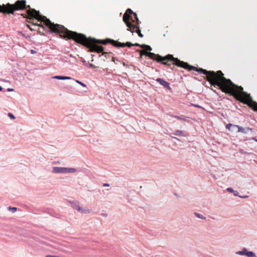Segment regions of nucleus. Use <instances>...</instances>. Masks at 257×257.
Returning a JSON list of instances; mask_svg holds the SVG:
<instances>
[{"instance_id":"7","label":"nucleus","mask_w":257,"mask_h":257,"mask_svg":"<svg viewBox=\"0 0 257 257\" xmlns=\"http://www.w3.org/2000/svg\"><path fill=\"white\" fill-rule=\"evenodd\" d=\"M156 81L157 82H158L160 84H161L165 87L169 89V90H170L171 89V87H170L169 83L168 82H167V81L164 80L163 79L158 78L156 79Z\"/></svg>"},{"instance_id":"30","label":"nucleus","mask_w":257,"mask_h":257,"mask_svg":"<svg viewBox=\"0 0 257 257\" xmlns=\"http://www.w3.org/2000/svg\"><path fill=\"white\" fill-rule=\"evenodd\" d=\"M239 197H241V196H239ZM246 197V196H245V197H241V198H245Z\"/></svg>"},{"instance_id":"22","label":"nucleus","mask_w":257,"mask_h":257,"mask_svg":"<svg viewBox=\"0 0 257 257\" xmlns=\"http://www.w3.org/2000/svg\"><path fill=\"white\" fill-rule=\"evenodd\" d=\"M76 82H77L78 83L80 84V85H81L82 86L85 87L86 86L85 84H84L83 83L78 81V80H76Z\"/></svg>"},{"instance_id":"25","label":"nucleus","mask_w":257,"mask_h":257,"mask_svg":"<svg viewBox=\"0 0 257 257\" xmlns=\"http://www.w3.org/2000/svg\"><path fill=\"white\" fill-rule=\"evenodd\" d=\"M109 185L108 184L105 183L103 184V186H109Z\"/></svg>"},{"instance_id":"26","label":"nucleus","mask_w":257,"mask_h":257,"mask_svg":"<svg viewBox=\"0 0 257 257\" xmlns=\"http://www.w3.org/2000/svg\"><path fill=\"white\" fill-rule=\"evenodd\" d=\"M31 53H32V54H34L35 53H36V51H34V50H31Z\"/></svg>"},{"instance_id":"19","label":"nucleus","mask_w":257,"mask_h":257,"mask_svg":"<svg viewBox=\"0 0 257 257\" xmlns=\"http://www.w3.org/2000/svg\"><path fill=\"white\" fill-rule=\"evenodd\" d=\"M9 210H12L13 212H15V211H16V210H17V208L16 207H10L9 208Z\"/></svg>"},{"instance_id":"3","label":"nucleus","mask_w":257,"mask_h":257,"mask_svg":"<svg viewBox=\"0 0 257 257\" xmlns=\"http://www.w3.org/2000/svg\"><path fill=\"white\" fill-rule=\"evenodd\" d=\"M62 38L72 39L89 48V52H96L101 53L103 51V47L98 46L97 44L106 45L109 43L113 46V40L106 39L105 40H96L90 37L87 38L84 34L78 33L75 32L68 30L67 28L61 25L58 34Z\"/></svg>"},{"instance_id":"11","label":"nucleus","mask_w":257,"mask_h":257,"mask_svg":"<svg viewBox=\"0 0 257 257\" xmlns=\"http://www.w3.org/2000/svg\"><path fill=\"white\" fill-rule=\"evenodd\" d=\"M53 78L60 79V80H69L71 79V77L67 76H55L53 77Z\"/></svg>"},{"instance_id":"8","label":"nucleus","mask_w":257,"mask_h":257,"mask_svg":"<svg viewBox=\"0 0 257 257\" xmlns=\"http://www.w3.org/2000/svg\"><path fill=\"white\" fill-rule=\"evenodd\" d=\"M66 168L63 167H54L53 169V172L54 173H66Z\"/></svg>"},{"instance_id":"27","label":"nucleus","mask_w":257,"mask_h":257,"mask_svg":"<svg viewBox=\"0 0 257 257\" xmlns=\"http://www.w3.org/2000/svg\"><path fill=\"white\" fill-rule=\"evenodd\" d=\"M8 90H9V91H13V89H10V88H9V89H8Z\"/></svg>"},{"instance_id":"4","label":"nucleus","mask_w":257,"mask_h":257,"mask_svg":"<svg viewBox=\"0 0 257 257\" xmlns=\"http://www.w3.org/2000/svg\"><path fill=\"white\" fill-rule=\"evenodd\" d=\"M123 21L127 27L128 31L133 33L136 32L139 37H143V35L141 33V31L138 26L139 20L136 13L128 9L123 15Z\"/></svg>"},{"instance_id":"1","label":"nucleus","mask_w":257,"mask_h":257,"mask_svg":"<svg viewBox=\"0 0 257 257\" xmlns=\"http://www.w3.org/2000/svg\"><path fill=\"white\" fill-rule=\"evenodd\" d=\"M198 72L205 75L206 80L211 85H217L223 92L231 95L237 100L257 111V103L252 100L250 94L244 91L242 86L234 84L230 79L224 77L221 71H207L200 68H198Z\"/></svg>"},{"instance_id":"28","label":"nucleus","mask_w":257,"mask_h":257,"mask_svg":"<svg viewBox=\"0 0 257 257\" xmlns=\"http://www.w3.org/2000/svg\"><path fill=\"white\" fill-rule=\"evenodd\" d=\"M234 195L235 196H238L237 194V193H234Z\"/></svg>"},{"instance_id":"5","label":"nucleus","mask_w":257,"mask_h":257,"mask_svg":"<svg viewBox=\"0 0 257 257\" xmlns=\"http://www.w3.org/2000/svg\"><path fill=\"white\" fill-rule=\"evenodd\" d=\"M112 43H113V46L115 47H124L125 46H127L130 47L132 46H140L141 45L138 43H136L135 44H133L130 42H126V43H122L120 42H118L117 41H112Z\"/></svg>"},{"instance_id":"2","label":"nucleus","mask_w":257,"mask_h":257,"mask_svg":"<svg viewBox=\"0 0 257 257\" xmlns=\"http://www.w3.org/2000/svg\"><path fill=\"white\" fill-rule=\"evenodd\" d=\"M26 9H28L27 10L28 16L26 14H22L21 15L24 18L30 20L35 19L38 22H40V24L33 23V25L41 27L43 28H44L45 26L49 30L50 32L56 34H58L61 25L55 24L51 22L46 17L40 15L39 11L31 8L29 5H27L26 0H18L14 4L8 3L6 5H4L3 14H14V12L16 11H21Z\"/></svg>"},{"instance_id":"16","label":"nucleus","mask_w":257,"mask_h":257,"mask_svg":"<svg viewBox=\"0 0 257 257\" xmlns=\"http://www.w3.org/2000/svg\"><path fill=\"white\" fill-rule=\"evenodd\" d=\"M75 208L79 211H80L82 212H84V210L79 206H76Z\"/></svg>"},{"instance_id":"13","label":"nucleus","mask_w":257,"mask_h":257,"mask_svg":"<svg viewBox=\"0 0 257 257\" xmlns=\"http://www.w3.org/2000/svg\"><path fill=\"white\" fill-rule=\"evenodd\" d=\"M140 47H141V48H145L147 50H149L150 51L152 50V48L150 46H148V45H141V46H140Z\"/></svg>"},{"instance_id":"14","label":"nucleus","mask_w":257,"mask_h":257,"mask_svg":"<svg viewBox=\"0 0 257 257\" xmlns=\"http://www.w3.org/2000/svg\"><path fill=\"white\" fill-rule=\"evenodd\" d=\"M86 65L87 67H89V68H96V67H96V66H95L94 65H93V64H91V63H87V64H86Z\"/></svg>"},{"instance_id":"17","label":"nucleus","mask_w":257,"mask_h":257,"mask_svg":"<svg viewBox=\"0 0 257 257\" xmlns=\"http://www.w3.org/2000/svg\"><path fill=\"white\" fill-rule=\"evenodd\" d=\"M194 214H195V216L198 218H200L201 219H205V217L202 215H201L200 214H199L197 213H195Z\"/></svg>"},{"instance_id":"29","label":"nucleus","mask_w":257,"mask_h":257,"mask_svg":"<svg viewBox=\"0 0 257 257\" xmlns=\"http://www.w3.org/2000/svg\"><path fill=\"white\" fill-rule=\"evenodd\" d=\"M3 88L0 86V91L2 90Z\"/></svg>"},{"instance_id":"21","label":"nucleus","mask_w":257,"mask_h":257,"mask_svg":"<svg viewBox=\"0 0 257 257\" xmlns=\"http://www.w3.org/2000/svg\"><path fill=\"white\" fill-rule=\"evenodd\" d=\"M8 115L12 119H15V117L14 116V115L12 113H9L8 114Z\"/></svg>"},{"instance_id":"15","label":"nucleus","mask_w":257,"mask_h":257,"mask_svg":"<svg viewBox=\"0 0 257 257\" xmlns=\"http://www.w3.org/2000/svg\"><path fill=\"white\" fill-rule=\"evenodd\" d=\"M183 132L181 131L177 130L175 131L174 134L177 136H181L182 135Z\"/></svg>"},{"instance_id":"12","label":"nucleus","mask_w":257,"mask_h":257,"mask_svg":"<svg viewBox=\"0 0 257 257\" xmlns=\"http://www.w3.org/2000/svg\"><path fill=\"white\" fill-rule=\"evenodd\" d=\"M66 169H67L66 173H74L76 172V169L75 168H66Z\"/></svg>"},{"instance_id":"20","label":"nucleus","mask_w":257,"mask_h":257,"mask_svg":"<svg viewBox=\"0 0 257 257\" xmlns=\"http://www.w3.org/2000/svg\"><path fill=\"white\" fill-rule=\"evenodd\" d=\"M4 5H0V13H3L4 12Z\"/></svg>"},{"instance_id":"23","label":"nucleus","mask_w":257,"mask_h":257,"mask_svg":"<svg viewBox=\"0 0 257 257\" xmlns=\"http://www.w3.org/2000/svg\"><path fill=\"white\" fill-rule=\"evenodd\" d=\"M227 191L229 192H231V193L234 192L233 189L231 188H227Z\"/></svg>"},{"instance_id":"6","label":"nucleus","mask_w":257,"mask_h":257,"mask_svg":"<svg viewBox=\"0 0 257 257\" xmlns=\"http://www.w3.org/2000/svg\"><path fill=\"white\" fill-rule=\"evenodd\" d=\"M236 253L241 255H245L248 257H255V254L252 251H247L245 248H244L241 251H237Z\"/></svg>"},{"instance_id":"18","label":"nucleus","mask_w":257,"mask_h":257,"mask_svg":"<svg viewBox=\"0 0 257 257\" xmlns=\"http://www.w3.org/2000/svg\"><path fill=\"white\" fill-rule=\"evenodd\" d=\"M172 116L173 117L176 118H177L179 120H185V118H182V117H181V116H179L172 115Z\"/></svg>"},{"instance_id":"9","label":"nucleus","mask_w":257,"mask_h":257,"mask_svg":"<svg viewBox=\"0 0 257 257\" xmlns=\"http://www.w3.org/2000/svg\"><path fill=\"white\" fill-rule=\"evenodd\" d=\"M238 125L232 124L231 123H228L226 125V128L229 131L233 132L236 131V130L238 128Z\"/></svg>"},{"instance_id":"24","label":"nucleus","mask_w":257,"mask_h":257,"mask_svg":"<svg viewBox=\"0 0 257 257\" xmlns=\"http://www.w3.org/2000/svg\"><path fill=\"white\" fill-rule=\"evenodd\" d=\"M27 27L29 28V29L31 30V31H34L35 30L34 29H33L30 25H27Z\"/></svg>"},{"instance_id":"10","label":"nucleus","mask_w":257,"mask_h":257,"mask_svg":"<svg viewBox=\"0 0 257 257\" xmlns=\"http://www.w3.org/2000/svg\"><path fill=\"white\" fill-rule=\"evenodd\" d=\"M246 130H251L250 128H244L241 126H240L238 125V128H237V130L236 131L237 132H241L242 133H244V134H246L247 133V131Z\"/></svg>"}]
</instances>
